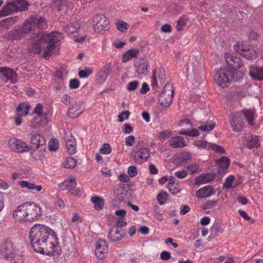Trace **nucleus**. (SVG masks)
<instances>
[{
  "label": "nucleus",
  "instance_id": "f257e3e1",
  "mask_svg": "<svg viewBox=\"0 0 263 263\" xmlns=\"http://www.w3.org/2000/svg\"><path fill=\"white\" fill-rule=\"evenodd\" d=\"M47 27V20L39 14H33L25 20L21 26H15L8 34L10 40H20L27 34L36 35L30 46V51L36 54L43 52V57H49L53 51L59 48L63 39L62 33L52 31L49 33L41 32Z\"/></svg>",
  "mask_w": 263,
  "mask_h": 263
},
{
  "label": "nucleus",
  "instance_id": "f03ea898",
  "mask_svg": "<svg viewBox=\"0 0 263 263\" xmlns=\"http://www.w3.org/2000/svg\"><path fill=\"white\" fill-rule=\"evenodd\" d=\"M29 237L35 252L49 256L58 254L60 250L59 238L49 227L35 224L30 230Z\"/></svg>",
  "mask_w": 263,
  "mask_h": 263
},
{
  "label": "nucleus",
  "instance_id": "7ed1b4c3",
  "mask_svg": "<svg viewBox=\"0 0 263 263\" xmlns=\"http://www.w3.org/2000/svg\"><path fill=\"white\" fill-rule=\"evenodd\" d=\"M42 211L40 205L34 202H25L17 206L12 212V216L20 222L36 221L41 216Z\"/></svg>",
  "mask_w": 263,
  "mask_h": 263
},
{
  "label": "nucleus",
  "instance_id": "20e7f679",
  "mask_svg": "<svg viewBox=\"0 0 263 263\" xmlns=\"http://www.w3.org/2000/svg\"><path fill=\"white\" fill-rule=\"evenodd\" d=\"M239 74L241 77L242 73L236 71L232 67H227L224 66L216 70L214 76V81L216 83L222 88L229 87L232 81H238L237 78H235V75Z\"/></svg>",
  "mask_w": 263,
  "mask_h": 263
},
{
  "label": "nucleus",
  "instance_id": "39448f33",
  "mask_svg": "<svg viewBox=\"0 0 263 263\" xmlns=\"http://www.w3.org/2000/svg\"><path fill=\"white\" fill-rule=\"evenodd\" d=\"M31 156L35 159H41L45 154L46 142L44 137L38 134L34 135L30 140Z\"/></svg>",
  "mask_w": 263,
  "mask_h": 263
},
{
  "label": "nucleus",
  "instance_id": "423d86ee",
  "mask_svg": "<svg viewBox=\"0 0 263 263\" xmlns=\"http://www.w3.org/2000/svg\"><path fill=\"white\" fill-rule=\"evenodd\" d=\"M174 89L172 85L166 84L159 96V102L162 106L167 107L172 103Z\"/></svg>",
  "mask_w": 263,
  "mask_h": 263
},
{
  "label": "nucleus",
  "instance_id": "0eeeda50",
  "mask_svg": "<svg viewBox=\"0 0 263 263\" xmlns=\"http://www.w3.org/2000/svg\"><path fill=\"white\" fill-rule=\"evenodd\" d=\"M3 255L5 258L9 259L11 261L16 262L19 260L20 256L18 253L14 249V245L11 241H6L2 247Z\"/></svg>",
  "mask_w": 263,
  "mask_h": 263
},
{
  "label": "nucleus",
  "instance_id": "6e6552de",
  "mask_svg": "<svg viewBox=\"0 0 263 263\" xmlns=\"http://www.w3.org/2000/svg\"><path fill=\"white\" fill-rule=\"evenodd\" d=\"M235 50L242 57L248 60L254 59L256 58V52L251 46H247L243 44L237 43L234 46Z\"/></svg>",
  "mask_w": 263,
  "mask_h": 263
},
{
  "label": "nucleus",
  "instance_id": "1a4fd4ad",
  "mask_svg": "<svg viewBox=\"0 0 263 263\" xmlns=\"http://www.w3.org/2000/svg\"><path fill=\"white\" fill-rule=\"evenodd\" d=\"M93 22L95 23L94 30L96 32L101 33L108 29L109 22L103 14L95 15L93 18Z\"/></svg>",
  "mask_w": 263,
  "mask_h": 263
},
{
  "label": "nucleus",
  "instance_id": "9d476101",
  "mask_svg": "<svg viewBox=\"0 0 263 263\" xmlns=\"http://www.w3.org/2000/svg\"><path fill=\"white\" fill-rule=\"evenodd\" d=\"M9 147L17 153L27 152L29 150V147L25 142L15 138H11L8 140Z\"/></svg>",
  "mask_w": 263,
  "mask_h": 263
},
{
  "label": "nucleus",
  "instance_id": "9b49d317",
  "mask_svg": "<svg viewBox=\"0 0 263 263\" xmlns=\"http://www.w3.org/2000/svg\"><path fill=\"white\" fill-rule=\"evenodd\" d=\"M229 123L233 131L239 132L243 130L244 122L240 112L232 113L230 117Z\"/></svg>",
  "mask_w": 263,
  "mask_h": 263
},
{
  "label": "nucleus",
  "instance_id": "f8f14e48",
  "mask_svg": "<svg viewBox=\"0 0 263 263\" xmlns=\"http://www.w3.org/2000/svg\"><path fill=\"white\" fill-rule=\"evenodd\" d=\"M108 244L105 240H98L96 245V256L98 258L101 260L106 258L108 253Z\"/></svg>",
  "mask_w": 263,
  "mask_h": 263
},
{
  "label": "nucleus",
  "instance_id": "ddd939ff",
  "mask_svg": "<svg viewBox=\"0 0 263 263\" xmlns=\"http://www.w3.org/2000/svg\"><path fill=\"white\" fill-rule=\"evenodd\" d=\"M149 157V151L147 147H141L135 152L134 159L136 164H141L146 161Z\"/></svg>",
  "mask_w": 263,
  "mask_h": 263
},
{
  "label": "nucleus",
  "instance_id": "4468645a",
  "mask_svg": "<svg viewBox=\"0 0 263 263\" xmlns=\"http://www.w3.org/2000/svg\"><path fill=\"white\" fill-rule=\"evenodd\" d=\"M85 106L82 101H79L72 104L67 111V116L70 118H77L84 110Z\"/></svg>",
  "mask_w": 263,
  "mask_h": 263
},
{
  "label": "nucleus",
  "instance_id": "2eb2a0df",
  "mask_svg": "<svg viewBox=\"0 0 263 263\" xmlns=\"http://www.w3.org/2000/svg\"><path fill=\"white\" fill-rule=\"evenodd\" d=\"M224 58L228 64V66L226 67H232L236 71H238L236 69L240 68L242 65L240 58L236 55L226 53L224 54Z\"/></svg>",
  "mask_w": 263,
  "mask_h": 263
},
{
  "label": "nucleus",
  "instance_id": "dca6fc26",
  "mask_svg": "<svg viewBox=\"0 0 263 263\" xmlns=\"http://www.w3.org/2000/svg\"><path fill=\"white\" fill-rule=\"evenodd\" d=\"M65 144L67 152L69 155H73L77 152V142L74 137L71 135L65 137Z\"/></svg>",
  "mask_w": 263,
  "mask_h": 263
},
{
  "label": "nucleus",
  "instance_id": "f3484780",
  "mask_svg": "<svg viewBox=\"0 0 263 263\" xmlns=\"http://www.w3.org/2000/svg\"><path fill=\"white\" fill-rule=\"evenodd\" d=\"M0 72L4 74L6 78L7 81H9L13 84L17 82V75L13 69L6 67H1Z\"/></svg>",
  "mask_w": 263,
  "mask_h": 263
},
{
  "label": "nucleus",
  "instance_id": "a211bd4d",
  "mask_svg": "<svg viewBox=\"0 0 263 263\" xmlns=\"http://www.w3.org/2000/svg\"><path fill=\"white\" fill-rule=\"evenodd\" d=\"M215 192L211 185H206L200 188L196 193V196L198 199L207 198L214 195Z\"/></svg>",
  "mask_w": 263,
  "mask_h": 263
},
{
  "label": "nucleus",
  "instance_id": "6ab92c4d",
  "mask_svg": "<svg viewBox=\"0 0 263 263\" xmlns=\"http://www.w3.org/2000/svg\"><path fill=\"white\" fill-rule=\"evenodd\" d=\"M123 230L117 227L112 228L109 231L108 237L112 241H117L122 239L124 235Z\"/></svg>",
  "mask_w": 263,
  "mask_h": 263
},
{
  "label": "nucleus",
  "instance_id": "aec40b11",
  "mask_svg": "<svg viewBox=\"0 0 263 263\" xmlns=\"http://www.w3.org/2000/svg\"><path fill=\"white\" fill-rule=\"evenodd\" d=\"M216 165L218 166V172L224 173L230 166V160L227 157L222 156L215 160Z\"/></svg>",
  "mask_w": 263,
  "mask_h": 263
},
{
  "label": "nucleus",
  "instance_id": "412c9836",
  "mask_svg": "<svg viewBox=\"0 0 263 263\" xmlns=\"http://www.w3.org/2000/svg\"><path fill=\"white\" fill-rule=\"evenodd\" d=\"M169 144L173 148H182L187 145L184 138L180 136L172 137L169 141Z\"/></svg>",
  "mask_w": 263,
  "mask_h": 263
},
{
  "label": "nucleus",
  "instance_id": "4be33fe9",
  "mask_svg": "<svg viewBox=\"0 0 263 263\" xmlns=\"http://www.w3.org/2000/svg\"><path fill=\"white\" fill-rule=\"evenodd\" d=\"M249 72L250 75L254 79L263 80V66L261 67L251 66Z\"/></svg>",
  "mask_w": 263,
  "mask_h": 263
},
{
  "label": "nucleus",
  "instance_id": "5701e85b",
  "mask_svg": "<svg viewBox=\"0 0 263 263\" xmlns=\"http://www.w3.org/2000/svg\"><path fill=\"white\" fill-rule=\"evenodd\" d=\"M246 140L247 142L246 147L249 149L258 148L260 145L258 137L257 136L251 135L246 138Z\"/></svg>",
  "mask_w": 263,
  "mask_h": 263
},
{
  "label": "nucleus",
  "instance_id": "b1692460",
  "mask_svg": "<svg viewBox=\"0 0 263 263\" xmlns=\"http://www.w3.org/2000/svg\"><path fill=\"white\" fill-rule=\"evenodd\" d=\"M213 179L214 176L212 174H202L195 179V183L197 185L205 184L211 182Z\"/></svg>",
  "mask_w": 263,
  "mask_h": 263
},
{
  "label": "nucleus",
  "instance_id": "393cba45",
  "mask_svg": "<svg viewBox=\"0 0 263 263\" xmlns=\"http://www.w3.org/2000/svg\"><path fill=\"white\" fill-rule=\"evenodd\" d=\"M16 11L14 1L9 2L5 5L2 10H0V17L9 15L13 12Z\"/></svg>",
  "mask_w": 263,
  "mask_h": 263
},
{
  "label": "nucleus",
  "instance_id": "a878e982",
  "mask_svg": "<svg viewBox=\"0 0 263 263\" xmlns=\"http://www.w3.org/2000/svg\"><path fill=\"white\" fill-rule=\"evenodd\" d=\"M242 113L246 119L248 124L251 126L253 125L255 111L251 109H244L242 110Z\"/></svg>",
  "mask_w": 263,
  "mask_h": 263
},
{
  "label": "nucleus",
  "instance_id": "bb28decb",
  "mask_svg": "<svg viewBox=\"0 0 263 263\" xmlns=\"http://www.w3.org/2000/svg\"><path fill=\"white\" fill-rule=\"evenodd\" d=\"M77 183L76 182V180L73 178H70L69 179L65 180L63 181L60 187L62 189V190H66L68 191H72L73 189L75 188L76 186Z\"/></svg>",
  "mask_w": 263,
  "mask_h": 263
},
{
  "label": "nucleus",
  "instance_id": "cd10ccee",
  "mask_svg": "<svg viewBox=\"0 0 263 263\" xmlns=\"http://www.w3.org/2000/svg\"><path fill=\"white\" fill-rule=\"evenodd\" d=\"M30 108V105L28 102L20 103L16 108L17 115L20 116H26Z\"/></svg>",
  "mask_w": 263,
  "mask_h": 263
},
{
  "label": "nucleus",
  "instance_id": "c85d7f7f",
  "mask_svg": "<svg viewBox=\"0 0 263 263\" xmlns=\"http://www.w3.org/2000/svg\"><path fill=\"white\" fill-rule=\"evenodd\" d=\"M139 50L136 49H131L127 51L122 57V61L123 63H126L130 60L136 58L139 54Z\"/></svg>",
  "mask_w": 263,
  "mask_h": 263
},
{
  "label": "nucleus",
  "instance_id": "c756f323",
  "mask_svg": "<svg viewBox=\"0 0 263 263\" xmlns=\"http://www.w3.org/2000/svg\"><path fill=\"white\" fill-rule=\"evenodd\" d=\"M136 67V71L140 75L146 73L147 71L148 65L147 62L144 60H140L139 63H135Z\"/></svg>",
  "mask_w": 263,
  "mask_h": 263
},
{
  "label": "nucleus",
  "instance_id": "7c9ffc66",
  "mask_svg": "<svg viewBox=\"0 0 263 263\" xmlns=\"http://www.w3.org/2000/svg\"><path fill=\"white\" fill-rule=\"evenodd\" d=\"M80 28V25L77 22H72L69 23L67 26H65L64 30L68 34H74L78 32V30Z\"/></svg>",
  "mask_w": 263,
  "mask_h": 263
},
{
  "label": "nucleus",
  "instance_id": "2f4dec72",
  "mask_svg": "<svg viewBox=\"0 0 263 263\" xmlns=\"http://www.w3.org/2000/svg\"><path fill=\"white\" fill-rule=\"evenodd\" d=\"M91 201L94 204V208L96 210H100L103 208L104 201L103 198L97 196L92 197Z\"/></svg>",
  "mask_w": 263,
  "mask_h": 263
},
{
  "label": "nucleus",
  "instance_id": "473e14b6",
  "mask_svg": "<svg viewBox=\"0 0 263 263\" xmlns=\"http://www.w3.org/2000/svg\"><path fill=\"white\" fill-rule=\"evenodd\" d=\"M215 127L214 122L211 121L210 122H206L204 123H200L198 126V128L201 132H210Z\"/></svg>",
  "mask_w": 263,
  "mask_h": 263
},
{
  "label": "nucleus",
  "instance_id": "72a5a7b5",
  "mask_svg": "<svg viewBox=\"0 0 263 263\" xmlns=\"http://www.w3.org/2000/svg\"><path fill=\"white\" fill-rule=\"evenodd\" d=\"M14 5L16 7V11H22L27 9L29 4L25 0H15L14 1Z\"/></svg>",
  "mask_w": 263,
  "mask_h": 263
},
{
  "label": "nucleus",
  "instance_id": "f704fd0d",
  "mask_svg": "<svg viewBox=\"0 0 263 263\" xmlns=\"http://www.w3.org/2000/svg\"><path fill=\"white\" fill-rule=\"evenodd\" d=\"M193 144L199 149H204L206 148L209 149V144L210 143L204 140H198L194 141Z\"/></svg>",
  "mask_w": 263,
  "mask_h": 263
},
{
  "label": "nucleus",
  "instance_id": "c9c22d12",
  "mask_svg": "<svg viewBox=\"0 0 263 263\" xmlns=\"http://www.w3.org/2000/svg\"><path fill=\"white\" fill-rule=\"evenodd\" d=\"M184 168L187 170L190 174H193L198 172L199 165L197 163H192L185 166Z\"/></svg>",
  "mask_w": 263,
  "mask_h": 263
},
{
  "label": "nucleus",
  "instance_id": "e433bc0d",
  "mask_svg": "<svg viewBox=\"0 0 263 263\" xmlns=\"http://www.w3.org/2000/svg\"><path fill=\"white\" fill-rule=\"evenodd\" d=\"M168 195L167 193L164 191L160 192L157 196V200L160 205L165 203L167 199Z\"/></svg>",
  "mask_w": 263,
  "mask_h": 263
},
{
  "label": "nucleus",
  "instance_id": "4c0bfd02",
  "mask_svg": "<svg viewBox=\"0 0 263 263\" xmlns=\"http://www.w3.org/2000/svg\"><path fill=\"white\" fill-rule=\"evenodd\" d=\"M171 135L170 131L165 130L159 133L157 136L156 138L160 141H164L168 138Z\"/></svg>",
  "mask_w": 263,
  "mask_h": 263
},
{
  "label": "nucleus",
  "instance_id": "58836bf2",
  "mask_svg": "<svg viewBox=\"0 0 263 263\" xmlns=\"http://www.w3.org/2000/svg\"><path fill=\"white\" fill-rule=\"evenodd\" d=\"M187 19L184 16H181L177 22L176 25V29L178 31H181L183 29V27L186 25Z\"/></svg>",
  "mask_w": 263,
  "mask_h": 263
},
{
  "label": "nucleus",
  "instance_id": "ea45409f",
  "mask_svg": "<svg viewBox=\"0 0 263 263\" xmlns=\"http://www.w3.org/2000/svg\"><path fill=\"white\" fill-rule=\"evenodd\" d=\"M76 160L71 157H68L63 163L64 167L66 168H73L76 166Z\"/></svg>",
  "mask_w": 263,
  "mask_h": 263
},
{
  "label": "nucleus",
  "instance_id": "a19ab883",
  "mask_svg": "<svg viewBox=\"0 0 263 263\" xmlns=\"http://www.w3.org/2000/svg\"><path fill=\"white\" fill-rule=\"evenodd\" d=\"M169 191L172 194H177L180 192V189L178 184H175L173 182H168L167 185Z\"/></svg>",
  "mask_w": 263,
  "mask_h": 263
},
{
  "label": "nucleus",
  "instance_id": "79ce46f5",
  "mask_svg": "<svg viewBox=\"0 0 263 263\" xmlns=\"http://www.w3.org/2000/svg\"><path fill=\"white\" fill-rule=\"evenodd\" d=\"M49 149L51 151H55L59 147V141L55 138H52L49 142Z\"/></svg>",
  "mask_w": 263,
  "mask_h": 263
},
{
  "label": "nucleus",
  "instance_id": "37998d69",
  "mask_svg": "<svg viewBox=\"0 0 263 263\" xmlns=\"http://www.w3.org/2000/svg\"><path fill=\"white\" fill-rule=\"evenodd\" d=\"M153 72H156V78H158L161 83H163L165 80V73L164 69L159 68Z\"/></svg>",
  "mask_w": 263,
  "mask_h": 263
},
{
  "label": "nucleus",
  "instance_id": "c03bdc74",
  "mask_svg": "<svg viewBox=\"0 0 263 263\" xmlns=\"http://www.w3.org/2000/svg\"><path fill=\"white\" fill-rule=\"evenodd\" d=\"M115 194L118 200L120 201H123L125 200L126 196L125 192L123 189L120 188L117 190L115 192Z\"/></svg>",
  "mask_w": 263,
  "mask_h": 263
},
{
  "label": "nucleus",
  "instance_id": "a18cd8bd",
  "mask_svg": "<svg viewBox=\"0 0 263 263\" xmlns=\"http://www.w3.org/2000/svg\"><path fill=\"white\" fill-rule=\"evenodd\" d=\"M209 149H211L217 153L225 154L226 153V151L222 146L216 144H209Z\"/></svg>",
  "mask_w": 263,
  "mask_h": 263
},
{
  "label": "nucleus",
  "instance_id": "49530a36",
  "mask_svg": "<svg viewBox=\"0 0 263 263\" xmlns=\"http://www.w3.org/2000/svg\"><path fill=\"white\" fill-rule=\"evenodd\" d=\"M92 73V70L90 68H87L84 70H81L79 71L78 75L80 78H87Z\"/></svg>",
  "mask_w": 263,
  "mask_h": 263
},
{
  "label": "nucleus",
  "instance_id": "de8ad7c7",
  "mask_svg": "<svg viewBox=\"0 0 263 263\" xmlns=\"http://www.w3.org/2000/svg\"><path fill=\"white\" fill-rule=\"evenodd\" d=\"M111 147L108 143H104L100 149L99 152L101 154L108 155L111 152Z\"/></svg>",
  "mask_w": 263,
  "mask_h": 263
},
{
  "label": "nucleus",
  "instance_id": "09e8293b",
  "mask_svg": "<svg viewBox=\"0 0 263 263\" xmlns=\"http://www.w3.org/2000/svg\"><path fill=\"white\" fill-rule=\"evenodd\" d=\"M235 179V177L233 175H230L226 179L223 184V187L226 189H230L232 187V182Z\"/></svg>",
  "mask_w": 263,
  "mask_h": 263
},
{
  "label": "nucleus",
  "instance_id": "8fccbe9b",
  "mask_svg": "<svg viewBox=\"0 0 263 263\" xmlns=\"http://www.w3.org/2000/svg\"><path fill=\"white\" fill-rule=\"evenodd\" d=\"M33 113L36 114L38 117H42L43 114V106L41 103L36 104L34 108Z\"/></svg>",
  "mask_w": 263,
  "mask_h": 263
},
{
  "label": "nucleus",
  "instance_id": "3c124183",
  "mask_svg": "<svg viewBox=\"0 0 263 263\" xmlns=\"http://www.w3.org/2000/svg\"><path fill=\"white\" fill-rule=\"evenodd\" d=\"M139 84V82L137 81H133L128 83L127 85V89L129 91H134L136 90Z\"/></svg>",
  "mask_w": 263,
  "mask_h": 263
},
{
  "label": "nucleus",
  "instance_id": "603ef678",
  "mask_svg": "<svg viewBox=\"0 0 263 263\" xmlns=\"http://www.w3.org/2000/svg\"><path fill=\"white\" fill-rule=\"evenodd\" d=\"M116 26L117 29L121 32H124L125 30H127L128 27L127 24L123 21L117 22L116 23Z\"/></svg>",
  "mask_w": 263,
  "mask_h": 263
},
{
  "label": "nucleus",
  "instance_id": "864d4df0",
  "mask_svg": "<svg viewBox=\"0 0 263 263\" xmlns=\"http://www.w3.org/2000/svg\"><path fill=\"white\" fill-rule=\"evenodd\" d=\"M32 182L26 181V180H21L18 183V185L22 189H26L28 191L30 190Z\"/></svg>",
  "mask_w": 263,
  "mask_h": 263
},
{
  "label": "nucleus",
  "instance_id": "5fc2aeb1",
  "mask_svg": "<svg viewBox=\"0 0 263 263\" xmlns=\"http://www.w3.org/2000/svg\"><path fill=\"white\" fill-rule=\"evenodd\" d=\"M125 145L127 146H132L135 142V138L133 135L127 136L125 139Z\"/></svg>",
  "mask_w": 263,
  "mask_h": 263
},
{
  "label": "nucleus",
  "instance_id": "6e6d98bb",
  "mask_svg": "<svg viewBox=\"0 0 263 263\" xmlns=\"http://www.w3.org/2000/svg\"><path fill=\"white\" fill-rule=\"evenodd\" d=\"M175 175L179 179H181L185 178L187 176L186 169L178 170L175 172Z\"/></svg>",
  "mask_w": 263,
  "mask_h": 263
},
{
  "label": "nucleus",
  "instance_id": "4d7b16f0",
  "mask_svg": "<svg viewBox=\"0 0 263 263\" xmlns=\"http://www.w3.org/2000/svg\"><path fill=\"white\" fill-rule=\"evenodd\" d=\"M69 86L71 89H77L80 86V81L76 79H71L69 81Z\"/></svg>",
  "mask_w": 263,
  "mask_h": 263
},
{
  "label": "nucleus",
  "instance_id": "13d9d810",
  "mask_svg": "<svg viewBox=\"0 0 263 263\" xmlns=\"http://www.w3.org/2000/svg\"><path fill=\"white\" fill-rule=\"evenodd\" d=\"M130 113L128 111H122L118 115V120L120 122H123L125 119H127L129 116Z\"/></svg>",
  "mask_w": 263,
  "mask_h": 263
},
{
  "label": "nucleus",
  "instance_id": "bf43d9fd",
  "mask_svg": "<svg viewBox=\"0 0 263 263\" xmlns=\"http://www.w3.org/2000/svg\"><path fill=\"white\" fill-rule=\"evenodd\" d=\"M66 0H56L54 2V5L57 7L58 10H62L65 6Z\"/></svg>",
  "mask_w": 263,
  "mask_h": 263
},
{
  "label": "nucleus",
  "instance_id": "052dcab7",
  "mask_svg": "<svg viewBox=\"0 0 263 263\" xmlns=\"http://www.w3.org/2000/svg\"><path fill=\"white\" fill-rule=\"evenodd\" d=\"M128 174L130 177H134L137 174V170L135 166H130L128 168Z\"/></svg>",
  "mask_w": 263,
  "mask_h": 263
},
{
  "label": "nucleus",
  "instance_id": "680f3d73",
  "mask_svg": "<svg viewBox=\"0 0 263 263\" xmlns=\"http://www.w3.org/2000/svg\"><path fill=\"white\" fill-rule=\"evenodd\" d=\"M122 131L126 134H129L133 131V127L128 123H125L123 125Z\"/></svg>",
  "mask_w": 263,
  "mask_h": 263
},
{
  "label": "nucleus",
  "instance_id": "e2e57ef3",
  "mask_svg": "<svg viewBox=\"0 0 263 263\" xmlns=\"http://www.w3.org/2000/svg\"><path fill=\"white\" fill-rule=\"evenodd\" d=\"M171 257V253L167 251H163L160 254V258L163 260H167Z\"/></svg>",
  "mask_w": 263,
  "mask_h": 263
},
{
  "label": "nucleus",
  "instance_id": "0e129e2a",
  "mask_svg": "<svg viewBox=\"0 0 263 263\" xmlns=\"http://www.w3.org/2000/svg\"><path fill=\"white\" fill-rule=\"evenodd\" d=\"M15 18L12 17H10L5 20H3L2 22H0V23H6V25L11 26L15 23Z\"/></svg>",
  "mask_w": 263,
  "mask_h": 263
},
{
  "label": "nucleus",
  "instance_id": "69168bd1",
  "mask_svg": "<svg viewBox=\"0 0 263 263\" xmlns=\"http://www.w3.org/2000/svg\"><path fill=\"white\" fill-rule=\"evenodd\" d=\"M161 30L164 33H170L172 31L171 26L170 24H166L161 27Z\"/></svg>",
  "mask_w": 263,
  "mask_h": 263
},
{
  "label": "nucleus",
  "instance_id": "338daca9",
  "mask_svg": "<svg viewBox=\"0 0 263 263\" xmlns=\"http://www.w3.org/2000/svg\"><path fill=\"white\" fill-rule=\"evenodd\" d=\"M199 135V130L196 128H192L188 130V135L191 137H196Z\"/></svg>",
  "mask_w": 263,
  "mask_h": 263
},
{
  "label": "nucleus",
  "instance_id": "774afa93",
  "mask_svg": "<svg viewBox=\"0 0 263 263\" xmlns=\"http://www.w3.org/2000/svg\"><path fill=\"white\" fill-rule=\"evenodd\" d=\"M149 88L148 84L146 82H144L142 83L141 88L140 89V93L142 94L146 93L148 91H149Z\"/></svg>",
  "mask_w": 263,
  "mask_h": 263
}]
</instances>
